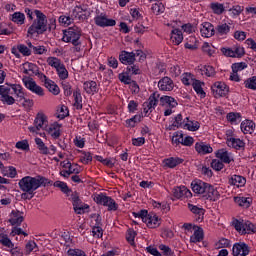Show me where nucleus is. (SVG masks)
I'll use <instances>...</instances> for the list:
<instances>
[{
    "label": "nucleus",
    "mask_w": 256,
    "mask_h": 256,
    "mask_svg": "<svg viewBox=\"0 0 256 256\" xmlns=\"http://www.w3.org/2000/svg\"><path fill=\"white\" fill-rule=\"evenodd\" d=\"M184 134L182 131L174 132L172 136L173 145H182Z\"/></svg>",
    "instance_id": "60"
},
{
    "label": "nucleus",
    "mask_w": 256,
    "mask_h": 256,
    "mask_svg": "<svg viewBox=\"0 0 256 256\" xmlns=\"http://www.w3.org/2000/svg\"><path fill=\"white\" fill-rule=\"evenodd\" d=\"M81 35H83V30L79 26L74 25L63 30L62 41L63 43H71L73 45V53H81Z\"/></svg>",
    "instance_id": "4"
},
{
    "label": "nucleus",
    "mask_w": 256,
    "mask_h": 256,
    "mask_svg": "<svg viewBox=\"0 0 256 256\" xmlns=\"http://www.w3.org/2000/svg\"><path fill=\"white\" fill-rule=\"evenodd\" d=\"M188 209L194 214L197 223H203L205 219V209L191 203H188Z\"/></svg>",
    "instance_id": "21"
},
{
    "label": "nucleus",
    "mask_w": 256,
    "mask_h": 256,
    "mask_svg": "<svg viewBox=\"0 0 256 256\" xmlns=\"http://www.w3.org/2000/svg\"><path fill=\"white\" fill-rule=\"evenodd\" d=\"M172 194L175 199H191L193 193L187 186H177L172 189Z\"/></svg>",
    "instance_id": "15"
},
{
    "label": "nucleus",
    "mask_w": 256,
    "mask_h": 256,
    "mask_svg": "<svg viewBox=\"0 0 256 256\" xmlns=\"http://www.w3.org/2000/svg\"><path fill=\"white\" fill-rule=\"evenodd\" d=\"M58 21H59L60 25H64L66 27H69V25L73 24V22L75 21V18L72 16V14L70 16L61 15L58 18Z\"/></svg>",
    "instance_id": "56"
},
{
    "label": "nucleus",
    "mask_w": 256,
    "mask_h": 256,
    "mask_svg": "<svg viewBox=\"0 0 256 256\" xmlns=\"http://www.w3.org/2000/svg\"><path fill=\"white\" fill-rule=\"evenodd\" d=\"M35 143L37 145V149L40 155H47V153L49 152V147H47L45 142H43V139L37 137L35 138Z\"/></svg>",
    "instance_id": "50"
},
{
    "label": "nucleus",
    "mask_w": 256,
    "mask_h": 256,
    "mask_svg": "<svg viewBox=\"0 0 256 256\" xmlns=\"http://www.w3.org/2000/svg\"><path fill=\"white\" fill-rule=\"evenodd\" d=\"M221 53L225 57L241 59V57L245 55V48L243 46L235 45L230 48H221Z\"/></svg>",
    "instance_id": "10"
},
{
    "label": "nucleus",
    "mask_w": 256,
    "mask_h": 256,
    "mask_svg": "<svg viewBox=\"0 0 256 256\" xmlns=\"http://www.w3.org/2000/svg\"><path fill=\"white\" fill-rule=\"evenodd\" d=\"M161 94L159 92H154L150 95L148 101L143 103V107H148V109H151L152 111H155V107L159 105Z\"/></svg>",
    "instance_id": "26"
},
{
    "label": "nucleus",
    "mask_w": 256,
    "mask_h": 256,
    "mask_svg": "<svg viewBox=\"0 0 256 256\" xmlns=\"http://www.w3.org/2000/svg\"><path fill=\"white\" fill-rule=\"evenodd\" d=\"M48 133L52 137V139H59L61 137V124H52L48 129Z\"/></svg>",
    "instance_id": "45"
},
{
    "label": "nucleus",
    "mask_w": 256,
    "mask_h": 256,
    "mask_svg": "<svg viewBox=\"0 0 256 256\" xmlns=\"http://www.w3.org/2000/svg\"><path fill=\"white\" fill-rule=\"evenodd\" d=\"M53 186L60 189L61 192L64 193V195H66V197H69L73 192V190H71L70 187L67 185V182L55 181Z\"/></svg>",
    "instance_id": "46"
},
{
    "label": "nucleus",
    "mask_w": 256,
    "mask_h": 256,
    "mask_svg": "<svg viewBox=\"0 0 256 256\" xmlns=\"http://www.w3.org/2000/svg\"><path fill=\"white\" fill-rule=\"evenodd\" d=\"M183 229H185V231H194L193 235L190 236V243H201V241L205 239V232L201 226L184 223Z\"/></svg>",
    "instance_id": "9"
},
{
    "label": "nucleus",
    "mask_w": 256,
    "mask_h": 256,
    "mask_svg": "<svg viewBox=\"0 0 256 256\" xmlns=\"http://www.w3.org/2000/svg\"><path fill=\"white\" fill-rule=\"evenodd\" d=\"M12 256H23V250L19 246H15V243L12 244L11 248L6 250Z\"/></svg>",
    "instance_id": "63"
},
{
    "label": "nucleus",
    "mask_w": 256,
    "mask_h": 256,
    "mask_svg": "<svg viewBox=\"0 0 256 256\" xmlns=\"http://www.w3.org/2000/svg\"><path fill=\"white\" fill-rule=\"evenodd\" d=\"M185 49H189L190 51H196L199 48L197 45V38L195 36H189L186 39V43L184 44Z\"/></svg>",
    "instance_id": "48"
},
{
    "label": "nucleus",
    "mask_w": 256,
    "mask_h": 256,
    "mask_svg": "<svg viewBox=\"0 0 256 256\" xmlns=\"http://www.w3.org/2000/svg\"><path fill=\"white\" fill-rule=\"evenodd\" d=\"M149 229H157L161 225V218L155 214V212H150L147 210V215L144 217V222Z\"/></svg>",
    "instance_id": "16"
},
{
    "label": "nucleus",
    "mask_w": 256,
    "mask_h": 256,
    "mask_svg": "<svg viewBox=\"0 0 256 256\" xmlns=\"http://www.w3.org/2000/svg\"><path fill=\"white\" fill-rule=\"evenodd\" d=\"M184 129H187V131H199L201 129V123L197 120H191L189 117H186L184 119Z\"/></svg>",
    "instance_id": "35"
},
{
    "label": "nucleus",
    "mask_w": 256,
    "mask_h": 256,
    "mask_svg": "<svg viewBox=\"0 0 256 256\" xmlns=\"http://www.w3.org/2000/svg\"><path fill=\"white\" fill-rule=\"evenodd\" d=\"M135 237H137V232L133 228H129L126 232V241L135 245Z\"/></svg>",
    "instance_id": "62"
},
{
    "label": "nucleus",
    "mask_w": 256,
    "mask_h": 256,
    "mask_svg": "<svg viewBox=\"0 0 256 256\" xmlns=\"http://www.w3.org/2000/svg\"><path fill=\"white\" fill-rule=\"evenodd\" d=\"M201 36L205 39H209L215 36V26L211 22H203L200 25Z\"/></svg>",
    "instance_id": "20"
},
{
    "label": "nucleus",
    "mask_w": 256,
    "mask_h": 256,
    "mask_svg": "<svg viewBox=\"0 0 256 256\" xmlns=\"http://www.w3.org/2000/svg\"><path fill=\"white\" fill-rule=\"evenodd\" d=\"M210 167H212L214 171H222V169L225 168V164L218 158V159H213L211 161Z\"/></svg>",
    "instance_id": "61"
},
{
    "label": "nucleus",
    "mask_w": 256,
    "mask_h": 256,
    "mask_svg": "<svg viewBox=\"0 0 256 256\" xmlns=\"http://www.w3.org/2000/svg\"><path fill=\"white\" fill-rule=\"evenodd\" d=\"M159 249L164 256H175V251L165 244H160Z\"/></svg>",
    "instance_id": "64"
},
{
    "label": "nucleus",
    "mask_w": 256,
    "mask_h": 256,
    "mask_svg": "<svg viewBox=\"0 0 256 256\" xmlns=\"http://www.w3.org/2000/svg\"><path fill=\"white\" fill-rule=\"evenodd\" d=\"M232 227H234L239 235H255L256 233V225L249 220L234 218L232 220Z\"/></svg>",
    "instance_id": "5"
},
{
    "label": "nucleus",
    "mask_w": 256,
    "mask_h": 256,
    "mask_svg": "<svg viewBox=\"0 0 256 256\" xmlns=\"http://www.w3.org/2000/svg\"><path fill=\"white\" fill-rule=\"evenodd\" d=\"M24 87L28 89V91H31V93H34V95H37L38 97H44L45 96V90L43 87L37 85V82L33 80V78H27L23 79Z\"/></svg>",
    "instance_id": "12"
},
{
    "label": "nucleus",
    "mask_w": 256,
    "mask_h": 256,
    "mask_svg": "<svg viewBox=\"0 0 256 256\" xmlns=\"http://www.w3.org/2000/svg\"><path fill=\"white\" fill-rule=\"evenodd\" d=\"M203 85H205V83L201 82L200 80H193L192 82V87L195 93L200 96V99H205V97H207V93H205V90H203Z\"/></svg>",
    "instance_id": "37"
},
{
    "label": "nucleus",
    "mask_w": 256,
    "mask_h": 256,
    "mask_svg": "<svg viewBox=\"0 0 256 256\" xmlns=\"http://www.w3.org/2000/svg\"><path fill=\"white\" fill-rule=\"evenodd\" d=\"M25 218L23 217V212L19 210H12L10 213L9 223L13 226L21 225Z\"/></svg>",
    "instance_id": "29"
},
{
    "label": "nucleus",
    "mask_w": 256,
    "mask_h": 256,
    "mask_svg": "<svg viewBox=\"0 0 256 256\" xmlns=\"http://www.w3.org/2000/svg\"><path fill=\"white\" fill-rule=\"evenodd\" d=\"M41 79L42 83H44V87H46L52 95H59V93H61L59 86L45 74L42 75Z\"/></svg>",
    "instance_id": "18"
},
{
    "label": "nucleus",
    "mask_w": 256,
    "mask_h": 256,
    "mask_svg": "<svg viewBox=\"0 0 256 256\" xmlns=\"http://www.w3.org/2000/svg\"><path fill=\"white\" fill-rule=\"evenodd\" d=\"M227 3L224 5L219 2L210 3V9L214 13V15H223L225 11H227Z\"/></svg>",
    "instance_id": "38"
},
{
    "label": "nucleus",
    "mask_w": 256,
    "mask_h": 256,
    "mask_svg": "<svg viewBox=\"0 0 256 256\" xmlns=\"http://www.w3.org/2000/svg\"><path fill=\"white\" fill-rule=\"evenodd\" d=\"M251 253V249L249 245L245 242H236L232 247V255L233 256H247Z\"/></svg>",
    "instance_id": "14"
},
{
    "label": "nucleus",
    "mask_w": 256,
    "mask_h": 256,
    "mask_svg": "<svg viewBox=\"0 0 256 256\" xmlns=\"http://www.w3.org/2000/svg\"><path fill=\"white\" fill-rule=\"evenodd\" d=\"M256 124L253 120L246 119L241 122L240 129L244 135H253L255 133Z\"/></svg>",
    "instance_id": "25"
},
{
    "label": "nucleus",
    "mask_w": 256,
    "mask_h": 256,
    "mask_svg": "<svg viewBox=\"0 0 256 256\" xmlns=\"http://www.w3.org/2000/svg\"><path fill=\"white\" fill-rule=\"evenodd\" d=\"M47 64L50 67H53L54 69H58L63 63L61 62V59L57 57L50 56L47 58Z\"/></svg>",
    "instance_id": "58"
},
{
    "label": "nucleus",
    "mask_w": 256,
    "mask_h": 256,
    "mask_svg": "<svg viewBox=\"0 0 256 256\" xmlns=\"http://www.w3.org/2000/svg\"><path fill=\"white\" fill-rule=\"evenodd\" d=\"M195 151L198 155H209L213 153V147L205 142H196Z\"/></svg>",
    "instance_id": "28"
},
{
    "label": "nucleus",
    "mask_w": 256,
    "mask_h": 256,
    "mask_svg": "<svg viewBox=\"0 0 256 256\" xmlns=\"http://www.w3.org/2000/svg\"><path fill=\"white\" fill-rule=\"evenodd\" d=\"M160 105L162 107H168L170 109H175L179 103L177 100L172 96L163 95L160 97Z\"/></svg>",
    "instance_id": "30"
},
{
    "label": "nucleus",
    "mask_w": 256,
    "mask_h": 256,
    "mask_svg": "<svg viewBox=\"0 0 256 256\" xmlns=\"http://www.w3.org/2000/svg\"><path fill=\"white\" fill-rule=\"evenodd\" d=\"M243 9L244 8L241 5H234L231 7L227 4L226 11H228V15L232 17V19H237V17L243 13Z\"/></svg>",
    "instance_id": "40"
},
{
    "label": "nucleus",
    "mask_w": 256,
    "mask_h": 256,
    "mask_svg": "<svg viewBox=\"0 0 256 256\" xmlns=\"http://www.w3.org/2000/svg\"><path fill=\"white\" fill-rule=\"evenodd\" d=\"M246 184H247V178H245L241 175L234 174L229 179V185H233L234 187H237L238 189H239V187H245Z\"/></svg>",
    "instance_id": "32"
},
{
    "label": "nucleus",
    "mask_w": 256,
    "mask_h": 256,
    "mask_svg": "<svg viewBox=\"0 0 256 256\" xmlns=\"http://www.w3.org/2000/svg\"><path fill=\"white\" fill-rule=\"evenodd\" d=\"M244 87L256 91V76H252L244 81Z\"/></svg>",
    "instance_id": "59"
},
{
    "label": "nucleus",
    "mask_w": 256,
    "mask_h": 256,
    "mask_svg": "<svg viewBox=\"0 0 256 256\" xmlns=\"http://www.w3.org/2000/svg\"><path fill=\"white\" fill-rule=\"evenodd\" d=\"M191 189L195 195H201L207 201H219V191L215 186L204 182L203 180L195 179L191 182Z\"/></svg>",
    "instance_id": "3"
},
{
    "label": "nucleus",
    "mask_w": 256,
    "mask_h": 256,
    "mask_svg": "<svg viewBox=\"0 0 256 256\" xmlns=\"http://www.w3.org/2000/svg\"><path fill=\"white\" fill-rule=\"evenodd\" d=\"M94 201L97 205H102L107 207L108 211H117L119 209V204L115 202L111 196H107L105 193H99L94 196Z\"/></svg>",
    "instance_id": "7"
},
{
    "label": "nucleus",
    "mask_w": 256,
    "mask_h": 256,
    "mask_svg": "<svg viewBox=\"0 0 256 256\" xmlns=\"http://www.w3.org/2000/svg\"><path fill=\"white\" fill-rule=\"evenodd\" d=\"M215 157L225 165H229L230 163H232V161H235V159H233V156L231 155V152L227 151V149L225 148L218 149L215 152Z\"/></svg>",
    "instance_id": "19"
},
{
    "label": "nucleus",
    "mask_w": 256,
    "mask_h": 256,
    "mask_svg": "<svg viewBox=\"0 0 256 256\" xmlns=\"http://www.w3.org/2000/svg\"><path fill=\"white\" fill-rule=\"evenodd\" d=\"M141 121H143V112L135 114L131 118L125 120V126L129 129H133L137 127V123H141Z\"/></svg>",
    "instance_id": "36"
},
{
    "label": "nucleus",
    "mask_w": 256,
    "mask_h": 256,
    "mask_svg": "<svg viewBox=\"0 0 256 256\" xmlns=\"http://www.w3.org/2000/svg\"><path fill=\"white\" fill-rule=\"evenodd\" d=\"M175 84L169 76H165L158 81V89L160 91H173Z\"/></svg>",
    "instance_id": "24"
},
{
    "label": "nucleus",
    "mask_w": 256,
    "mask_h": 256,
    "mask_svg": "<svg viewBox=\"0 0 256 256\" xmlns=\"http://www.w3.org/2000/svg\"><path fill=\"white\" fill-rule=\"evenodd\" d=\"M233 21L230 20V22H220L216 27H215V35L217 37H227L229 33H231V25Z\"/></svg>",
    "instance_id": "17"
},
{
    "label": "nucleus",
    "mask_w": 256,
    "mask_h": 256,
    "mask_svg": "<svg viewBox=\"0 0 256 256\" xmlns=\"http://www.w3.org/2000/svg\"><path fill=\"white\" fill-rule=\"evenodd\" d=\"M24 13L29 18V21H33L27 30L28 35H43L47 31V15L41 12V10H33L25 8ZM36 15V19L33 20V16Z\"/></svg>",
    "instance_id": "1"
},
{
    "label": "nucleus",
    "mask_w": 256,
    "mask_h": 256,
    "mask_svg": "<svg viewBox=\"0 0 256 256\" xmlns=\"http://www.w3.org/2000/svg\"><path fill=\"white\" fill-rule=\"evenodd\" d=\"M185 160L179 157H169L163 160L164 167L168 169H175L178 165H181Z\"/></svg>",
    "instance_id": "33"
},
{
    "label": "nucleus",
    "mask_w": 256,
    "mask_h": 256,
    "mask_svg": "<svg viewBox=\"0 0 256 256\" xmlns=\"http://www.w3.org/2000/svg\"><path fill=\"white\" fill-rule=\"evenodd\" d=\"M61 87L65 97H71V95H73V87L71 86V83L67 82V80H62Z\"/></svg>",
    "instance_id": "55"
},
{
    "label": "nucleus",
    "mask_w": 256,
    "mask_h": 256,
    "mask_svg": "<svg viewBox=\"0 0 256 256\" xmlns=\"http://www.w3.org/2000/svg\"><path fill=\"white\" fill-rule=\"evenodd\" d=\"M151 9L154 15H161V13H165V5L161 2H156L152 4Z\"/></svg>",
    "instance_id": "57"
},
{
    "label": "nucleus",
    "mask_w": 256,
    "mask_h": 256,
    "mask_svg": "<svg viewBox=\"0 0 256 256\" xmlns=\"http://www.w3.org/2000/svg\"><path fill=\"white\" fill-rule=\"evenodd\" d=\"M211 91L216 99L219 97H227L229 95V86L225 82H215L211 86Z\"/></svg>",
    "instance_id": "13"
},
{
    "label": "nucleus",
    "mask_w": 256,
    "mask_h": 256,
    "mask_svg": "<svg viewBox=\"0 0 256 256\" xmlns=\"http://www.w3.org/2000/svg\"><path fill=\"white\" fill-rule=\"evenodd\" d=\"M226 119L230 125H239V123H241V119H243V116L239 112H230L226 115Z\"/></svg>",
    "instance_id": "41"
},
{
    "label": "nucleus",
    "mask_w": 256,
    "mask_h": 256,
    "mask_svg": "<svg viewBox=\"0 0 256 256\" xmlns=\"http://www.w3.org/2000/svg\"><path fill=\"white\" fill-rule=\"evenodd\" d=\"M56 73H57L59 79H61V81H66V79L69 78V71H67V68L65 67V64H63V63L56 70Z\"/></svg>",
    "instance_id": "53"
},
{
    "label": "nucleus",
    "mask_w": 256,
    "mask_h": 256,
    "mask_svg": "<svg viewBox=\"0 0 256 256\" xmlns=\"http://www.w3.org/2000/svg\"><path fill=\"white\" fill-rule=\"evenodd\" d=\"M135 60V52H128L124 50L119 54V61L123 65H133Z\"/></svg>",
    "instance_id": "27"
},
{
    "label": "nucleus",
    "mask_w": 256,
    "mask_h": 256,
    "mask_svg": "<svg viewBox=\"0 0 256 256\" xmlns=\"http://www.w3.org/2000/svg\"><path fill=\"white\" fill-rule=\"evenodd\" d=\"M2 175L4 177H10V179H15L17 177V168L13 166L4 167L2 169Z\"/></svg>",
    "instance_id": "52"
},
{
    "label": "nucleus",
    "mask_w": 256,
    "mask_h": 256,
    "mask_svg": "<svg viewBox=\"0 0 256 256\" xmlns=\"http://www.w3.org/2000/svg\"><path fill=\"white\" fill-rule=\"evenodd\" d=\"M10 95H15L20 101L25 98V92H23V86L20 84H9Z\"/></svg>",
    "instance_id": "34"
},
{
    "label": "nucleus",
    "mask_w": 256,
    "mask_h": 256,
    "mask_svg": "<svg viewBox=\"0 0 256 256\" xmlns=\"http://www.w3.org/2000/svg\"><path fill=\"white\" fill-rule=\"evenodd\" d=\"M202 75H206V77H215L217 75V71H215V67L211 65H205L200 69Z\"/></svg>",
    "instance_id": "54"
},
{
    "label": "nucleus",
    "mask_w": 256,
    "mask_h": 256,
    "mask_svg": "<svg viewBox=\"0 0 256 256\" xmlns=\"http://www.w3.org/2000/svg\"><path fill=\"white\" fill-rule=\"evenodd\" d=\"M11 21L16 25H25V14L23 12H14L11 15Z\"/></svg>",
    "instance_id": "49"
},
{
    "label": "nucleus",
    "mask_w": 256,
    "mask_h": 256,
    "mask_svg": "<svg viewBox=\"0 0 256 256\" xmlns=\"http://www.w3.org/2000/svg\"><path fill=\"white\" fill-rule=\"evenodd\" d=\"M233 201L238 207H241L242 209H249L251 205H253V198L251 197H245V196H235L233 198Z\"/></svg>",
    "instance_id": "23"
},
{
    "label": "nucleus",
    "mask_w": 256,
    "mask_h": 256,
    "mask_svg": "<svg viewBox=\"0 0 256 256\" xmlns=\"http://www.w3.org/2000/svg\"><path fill=\"white\" fill-rule=\"evenodd\" d=\"M133 75H131L130 72H127V70H124L122 73L118 75V79L120 82H122L124 85H130V83H133V79H131Z\"/></svg>",
    "instance_id": "51"
},
{
    "label": "nucleus",
    "mask_w": 256,
    "mask_h": 256,
    "mask_svg": "<svg viewBox=\"0 0 256 256\" xmlns=\"http://www.w3.org/2000/svg\"><path fill=\"white\" fill-rule=\"evenodd\" d=\"M83 87L84 91H86L88 95H95V93L99 91V89L97 88V82L93 80L84 82Z\"/></svg>",
    "instance_id": "44"
},
{
    "label": "nucleus",
    "mask_w": 256,
    "mask_h": 256,
    "mask_svg": "<svg viewBox=\"0 0 256 256\" xmlns=\"http://www.w3.org/2000/svg\"><path fill=\"white\" fill-rule=\"evenodd\" d=\"M71 12L72 17H74V19L77 21H80V23L88 21V19L91 17V13H93L91 8L85 4L76 5Z\"/></svg>",
    "instance_id": "8"
},
{
    "label": "nucleus",
    "mask_w": 256,
    "mask_h": 256,
    "mask_svg": "<svg viewBox=\"0 0 256 256\" xmlns=\"http://www.w3.org/2000/svg\"><path fill=\"white\" fill-rule=\"evenodd\" d=\"M73 97H74V107L77 109V111H81L83 109V96H81V90L76 89L73 92Z\"/></svg>",
    "instance_id": "43"
},
{
    "label": "nucleus",
    "mask_w": 256,
    "mask_h": 256,
    "mask_svg": "<svg viewBox=\"0 0 256 256\" xmlns=\"http://www.w3.org/2000/svg\"><path fill=\"white\" fill-rule=\"evenodd\" d=\"M52 184L53 181L41 175L35 177L25 176L18 182L19 189L22 190L23 193H28L29 195H33V193H35L37 189H40V187H49V185Z\"/></svg>",
    "instance_id": "2"
},
{
    "label": "nucleus",
    "mask_w": 256,
    "mask_h": 256,
    "mask_svg": "<svg viewBox=\"0 0 256 256\" xmlns=\"http://www.w3.org/2000/svg\"><path fill=\"white\" fill-rule=\"evenodd\" d=\"M68 197L69 201L72 202L74 213H76V215H84V213H89V204L83 203L77 191H72Z\"/></svg>",
    "instance_id": "6"
},
{
    "label": "nucleus",
    "mask_w": 256,
    "mask_h": 256,
    "mask_svg": "<svg viewBox=\"0 0 256 256\" xmlns=\"http://www.w3.org/2000/svg\"><path fill=\"white\" fill-rule=\"evenodd\" d=\"M47 127V117L44 114H37L34 120V127L30 128V131L35 133V131H41Z\"/></svg>",
    "instance_id": "22"
},
{
    "label": "nucleus",
    "mask_w": 256,
    "mask_h": 256,
    "mask_svg": "<svg viewBox=\"0 0 256 256\" xmlns=\"http://www.w3.org/2000/svg\"><path fill=\"white\" fill-rule=\"evenodd\" d=\"M0 245H2L4 251L11 249L13 247V241L9 238V235L5 233H0Z\"/></svg>",
    "instance_id": "47"
},
{
    "label": "nucleus",
    "mask_w": 256,
    "mask_h": 256,
    "mask_svg": "<svg viewBox=\"0 0 256 256\" xmlns=\"http://www.w3.org/2000/svg\"><path fill=\"white\" fill-rule=\"evenodd\" d=\"M170 39L174 45H181L183 43V32L179 28L173 29Z\"/></svg>",
    "instance_id": "42"
},
{
    "label": "nucleus",
    "mask_w": 256,
    "mask_h": 256,
    "mask_svg": "<svg viewBox=\"0 0 256 256\" xmlns=\"http://www.w3.org/2000/svg\"><path fill=\"white\" fill-rule=\"evenodd\" d=\"M78 167V164L69 165L68 170L60 171L61 177H64V179H69V177L73 175V173H75V175H79V173H81V170Z\"/></svg>",
    "instance_id": "39"
},
{
    "label": "nucleus",
    "mask_w": 256,
    "mask_h": 256,
    "mask_svg": "<svg viewBox=\"0 0 256 256\" xmlns=\"http://www.w3.org/2000/svg\"><path fill=\"white\" fill-rule=\"evenodd\" d=\"M94 22L97 27H101L105 29V27H115L117 25V21L112 18H108L107 14L100 13L94 17Z\"/></svg>",
    "instance_id": "11"
},
{
    "label": "nucleus",
    "mask_w": 256,
    "mask_h": 256,
    "mask_svg": "<svg viewBox=\"0 0 256 256\" xmlns=\"http://www.w3.org/2000/svg\"><path fill=\"white\" fill-rule=\"evenodd\" d=\"M226 144L236 151H245V141L240 138H229Z\"/></svg>",
    "instance_id": "31"
}]
</instances>
